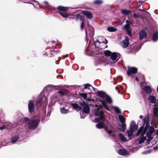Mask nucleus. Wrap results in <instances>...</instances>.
<instances>
[{"label":"nucleus","mask_w":158,"mask_h":158,"mask_svg":"<svg viewBox=\"0 0 158 158\" xmlns=\"http://www.w3.org/2000/svg\"><path fill=\"white\" fill-rule=\"evenodd\" d=\"M28 110L29 112L31 113L33 112L34 107V103L32 101H31L28 103Z\"/></svg>","instance_id":"10"},{"label":"nucleus","mask_w":158,"mask_h":158,"mask_svg":"<svg viewBox=\"0 0 158 158\" xmlns=\"http://www.w3.org/2000/svg\"><path fill=\"white\" fill-rule=\"evenodd\" d=\"M133 16L134 17H135V18H136V17L139 18L140 17L138 15H137L136 14H134L133 15Z\"/></svg>","instance_id":"48"},{"label":"nucleus","mask_w":158,"mask_h":158,"mask_svg":"<svg viewBox=\"0 0 158 158\" xmlns=\"http://www.w3.org/2000/svg\"><path fill=\"white\" fill-rule=\"evenodd\" d=\"M60 111L63 114H66L69 112L68 109H65L64 107L60 108Z\"/></svg>","instance_id":"28"},{"label":"nucleus","mask_w":158,"mask_h":158,"mask_svg":"<svg viewBox=\"0 0 158 158\" xmlns=\"http://www.w3.org/2000/svg\"><path fill=\"white\" fill-rule=\"evenodd\" d=\"M135 80H136L137 81H139V79H138V77H136L135 78Z\"/></svg>","instance_id":"56"},{"label":"nucleus","mask_w":158,"mask_h":158,"mask_svg":"<svg viewBox=\"0 0 158 158\" xmlns=\"http://www.w3.org/2000/svg\"><path fill=\"white\" fill-rule=\"evenodd\" d=\"M126 24L125 25L124 28L126 30L127 34L129 35H131V33L130 30L129 29L130 28V25L133 23L132 21L127 20L126 21Z\"/></svg>","instance_id":"6"},{"label":"nucleus","mask_w":158,"mask_h":158,"mask_svg":"<svg viewBox=\"0 0 158 158\" xmlns=\"http://www.w3.org/2000/svg\"><path fill=\"white\" fill-rule=\"evenodd\" d=\"M98 95L100 97H102L103 98H104L106 95L104 92L101 91H99L98 92Z\"/></svg>","instance_id":"26"},{"label":"nucleus","mask_w":158,"mask_h":158,"mask_svg":"<svg viewBox=\"0 0 158 158\" xmlns=\"http://www.w3.org/2000/svg\"><path fill=\"white\" fill-rule=\"evenodd\" d=\"M88 114H86V113L83 112V111L82 112H80V114L81 115V118H84Z\"/></svg>","instance_id":"37"},{"label":"nucleus","mask_w":158,"mask_h":158,"mask_svg":"<svg viewBox=\"0 0 158 158\" xmlns=\"http://www.w3.org/2000/svg\"><path fill=\"white\" fill-rule=\"evenodd\" d=\"M52 86V87H54V86H53V85H51Z\"/></svg>","instance_id":"63"},{"label":"nucleus","mask_w":158,"mask_h":158,"mask_svg":"<svg viewBox=\"0 0 158 158\" xmlns=\"http://www.w3.org/2000/svg\"><path fill=\"white\" fill-rule=\"evenodd\" d=\"M41 99L39 98L36 101V104L37 106H39L41 105Z\"/></svg>","instance_id":"43"},{"label":"nucleus","mask_w":158,"mask_h":158,"mask_svg":"<svg viewBox=\"0 0 158 158\" xmlns=\"http://www.w3.org/2000/svg\"><path fill=\"white\" fill-rule=\"evenodd\" d=\"M141 134V135L140 136V138L139 140L138 143L139 144H141L142 143H143L145 140L146 139V138L145 137L143 136V135H141V134Z\"/></svg>","instance_id":"27"},{"label":"nucleus","mask_w":158,"mask_h":158,"mask_svg":"<svg viewBox=\"0 0 158 158\" xmlns=\"http://www.w3.org/2000/svg\"><path fill=\"white\" fill-rule=\"evenodd\" d=\"M79 86V87H81V86H78H78Z\"/></svg>","instance_id":"64"},{"label":"nucleus","mask_w":158,"mask_h":158,"mask_svg":"<svg viewBox=\"0 0 158 158\" xmlns=\"http://www.w3.org/2000/svg\"><path fill=\"white\" fill-rule=\"evenodd\" d=\"M126 124L123 123H122L121 125V130L123 132H124L125 130Z\"/></svg>","instance_id":"41"},{"label":"nucleus","mask_w":158,"mask_h":158,"mask_svg":"<svg viewBox=\"0 0 158 158\" xmlns=\"http://www.w3.org/2000/svg\"><path fill=\"white\" fill-rule=\"evenodd\" d=\"M71 105L73 108L76 110L79 111L81 109V107L76 103H72Z\"/></svg>","instance_id":"17"},{"label":"nucleus","mask_w":158,"mask_h":158,"mask_svg":"<svg viewBox=\"0 0 158 158\" xmlns=\"http://www.w3.org/2000/svg\"><path fill=\"white\" fill-rule=\"evenodd\" d=\"M24 120L26 121H29V118L27 117H25L24 118Z\"/></svg>","instance_id":"51"},{"label":"nucleus","mask_w":158,"mask_h":158,"mask_svg":"<svg viewBox=\"0 0 158 158\" xmlns=\"http://www.w3.org/2000/svg\"><path fill=\"white\" fill-rule=\"evenodd\" d=\"M84 27V22L83 21L81 24V30H83Z\"/></svg>","instance_id":"45"},{"label":"nucleus","mask_w":158,"mask_h":158,"mask_svg":"<svg viewBox=\"0 0 158 158\" xmlns=\"http://www.w3.org/2000/svg\"><path fill=\"white\" fill-rule=\"evenodd\" d=\"M143 120L146 123L145 127H146V128H147L148 126L149 125V118L148 117H145L143 119Z\"/></svg>","instance_id":"21"},{"label":"nucleus","mask_w":158,"mask_h":158,"mask_svg":"<svg viewBox=\"0 0 158 158\" xmlns=\"http://www.w3.org/2000/svg\"><path fill=\"white\" fill-rule=\"evenodd\" d=\"M118 137L120 140L124 142H126L127 140L124 136L121 133H119L118 134Z\"/></svg>","instance_id":"19"},{"label":"nucleus","mask_w":158,"mask_h":158,"mask_svg":"<svg viewBox=\"0 0 158 158\" xmlns=\"http://www.w3.org/2000/svg\"><path fill=\"white\" fill-rule=\"evenodd\" d=\"M94 113L96 116L99 115L100 119L102 120H105V117L103 114V112L101 110H99L98 108L94 110Z\"/></svg>","instance_id":"7"},{"label":"nucleus","mask_w":158,"mask_h":158,"mask_svg":"<svg viewBox=\"0 0 158 158\" xmlns=\"http://www.w3.org/2000/svg\"><path fill=\"white\" fill-rule=\"evenodd\" d=\"M104 120H103L102 122H100L96 125V127L97 128L99 129H101L103 128L105 126V124L104 122Z\"/></svg>","instance_id":"20"},{"label":"nucleus","mask_w":158,"mask_h":158,"mask_svg":"<svg viewBox=\"0 0 158 158\" xmlns=\"http://www.w3.org/2000/svg\"><path fill=\"white\" fill-rule=\"evenodd\" d=\"M120 57V55L119 53L114 52L112 53L110 56V60L109 64H112V63H115L118 60Z\"/></svg>","instance_id":"2"},{"label":"nucleus","mask_w":158,"mask_h":158,"mask_svg":"<svg viewBox=\"0 0 158 158\" xmlns=\"http://www.w3.org/2000/svg\"><path fill=\"white\" fill-rule=\"evenodd\" d=\"M107 40H106V42H104V43L106 44L107 43Z\"/></svg>","instance_id":"60"},{"label":"nucleus","mask_w":158,"mask_h":158,"mask_svg":"<svg viewBox=\"0 0 158 158\" xmlns=\"http://www.w3.org/2000/svg\"><path fill=\"white\" fill-rule=\"evenodd\" d=\"M18 135L13 137L11 139V142L13 143H15L18 139Z\"/></svg>","instance_id":"29"},{"label":"nucleus","mask_w":158,"mask_h":158,"mask_svg":"<svg viewBox=\"0 0 158 158\" xmlns=\"http://www.w3.org/2000/svg\"><path fill=\"white\" fill-rule=\"evenodd\" d=\"M86 100H87L88 101H91L92 100V99L90 98H87Z\"/></svg>","instance_id":"54"},{"label":"nucleus","mask_w":158,"mask_h":158,"mask_svg":"<svg viewBox=\"0 0 158 158\" xmlns=\"http://www.w3.org/2000/svg\"><path fill=\"white\" fill-rule=\"evenodd\" d=\"M86 38L87 41L89 36L92 37L94 34V28L91 27L89 26L88 29L85 30Z\"/></svg>","instance_id":"4"},{"label":"nucleus","mask_w":158,"mask_h":158,"mask_svg":"<svg viewBox=\"0 0 158 158\" xmlns=\"http://www.w3.org/2000/svg\"><path fill=\"white\" fill-rule=\"evenodd\" d=\"M92 89H93L94 91H95V89H95V88H94V87H93V88H92Z\"/></svg>","instance_id":"61"},{"label":"nucleus","mask_w":158,"mask_h":158,"mask_svg":"<svg viewBox=\"0 0 158 158\" xmlns=\"http://www.w3.org/2000/svg\"><path fill=\"white\" fill-rule=\"evenodd\" d=\"M105 129L110 136H112L114 138H116V135L113 133L112 131L111 130H108L107 128L106 127H105Z\"/></svg>","instance_id":"16"},{"label":"nucleus","mask_w":158,"mask_h":158,"mask_svg":"<svg viewBox=\"0 0 158 158\" xmlns=\"http://www.w3.org/2000/svg\"><path fill=\"white\" fill-rule=\"evenodd\" d=\"M57 8L59 10L62 11H65L68 10L69 7H64L61 6H58Z\"/></svg>","instance_id":"24"},{"label":"nucleus","mask_w":158,"mask_h":158,"mask_svg":"<svg viewBox=\"0 0 158 158\" xmlns=\"http://www.w3.org/2000/svg\"><path fill=\"white\" fill-rule=\"evenodd\" d=\"M118 117L121 123H123L125 122V118L123 116L121 115H119Z\"/></svg>","instance_id":"35"},{"label":"nucleus","mask_w":158,"mask_h":158,"mask_svg":"<svg viewBox=\"0 0 158 158\" xmlns=\"http://www.w3.org/2000/svg\"><path fill=\"white\" fill-rule=\"evenodd\" d=\"M100 101L101 102L104 107L106 110L108 111L110 110L109 108L106 105V102L104 100H100Z\"/></svg>","instance_id":"23"},{"label":"nucleus","mask_w":158,"mask_h":158,"mask_svg":"<svg viewBox=\"0 0 158 158\" xmlns=\"http://www.w3.org/2000/svg\"><path fill=\"white\" fill-rule=\"evenodd\" d=\"M128 71L127 72V74L130 76L131 74L135 73H136L137 71V69L135 67H130L128 68Z\"/></svg>","instance_id":"9"},{"label":"nucleus","mask_w":158,"mask_h":158,"mask_svg":"<svg viewBox=\"0 0 158 158\" xmlns=\"http://www.w3.org/2000/svg\"><path fill=\"white\" fill-rule=\"evenodd\" d=\"M119 153L122 155L126 156L129 154L128 152L124 149H120L118 151Z\"/></svg>","instance_id":"15"},{"label":"nucleus","mask_w":158,"mask_h":158,"mask_svg":"<svg viewBox=\"0 0 158 158\" xmlns=\"http://www.w3.org/2000/svg\"><path fill=\"white\" fill-rule=\"evenodd\" d=\"M147 37V34L145 31L141 30L139 33L140 40H141Z\"/></svg>","instance_id":"11"},{"label":"nucleus","mask_w":158,"mask_h":158,"mask_svg":"<svg viewBox=\"0 0 158 158\" xmlns=\"http://www.w3.org/2000/svg\"><path fill=\"white\" fill-rule=\"evenodd\" d=\"M80 104L83 107L82 110L83 112L86 114L89 113L90 107L88 104L83 101L80 102Z\"/></svg>","instance_id":"5"},{"label":"nucleus","mask_w":158,"mask_h":158,"mask_svg":"<svg viewBox=\"0 0 158 158\" xmlns=\"http://www.w3.org/2000/svg\"><path fill=\"white\" fill-rule=\"evenodd\" d=\"M112 53L109 50L106 51L104 52V54L105 55L108 56H111Z\"/></svg>","instance_id":"38"},{"label":"nucleus","mask_w":158,"mask_h":158,"mask_svg":"<svg viewBox=\"0 0 158 158\" xmlns=\"http://www.w3.org/2000/svg\"><path fill=\"white\" fill-rule=\"evenodd\" d=\"M143 118V115H141L140 116H139V118H140V119H142Z\"/></svg>","instance_id":"55"},{"label":"nucleus","mask_w":158,"mask_h":158,"mask_svg":"<svg viewBox=\"0 0 158 158\" xmlns=\"http://www.w3.org/2000/svg\"><path fill=\"white\" fill-rule=\"evenodd\" d=\"M125 39L120 43V45L123 48H126L128 47L129 45V38L127 36H125Z\"/></svg>","instance_id":"8"},{"label":"nucleus","mask_w":158,"mask_h":158,"mask_svg":"<svg viewBox=\"0 0 158 158\" xmlns=\"http://www.w3.org/2000/svg\"><path fill=\"white\" fill-rule=\"evenodd\" d=\"M149 152H148V151H146V152H144V153H149Z\"/></svg>","instance_id":"59"},{"label":"nucleus","mask_w":158,"mask_h":158,"mask_svg":"<svg viewBox=\"0 0 158 158\" xmlns=\"http://www.w3.org/2000/svg\"><path fill=\"white\" fill-rule=\"evenodd\" d=\"M22 2L26 3H31L29 0H21Z\"/></svg>","instance_id":"46"},{"label":"nucleus","mask_w":158,"mask_h":158,"mask_svg":"<svg viewBox=\"0 0 158 158\" xmlns=\"http://www.w3.org/2000/svg\"><path fill=\"white\" fill-rule=\"evenodd\" d=\"M56 87H59L60 88H62L64 86L62 85H60L56 86Z\"/></svg>","instance_id":"52"},{"label":"nucleus","mask_w":158,"mask_h":158,"mask_svg":"<svg viewBox=\"0 0 158 158\" xmlns=\"http://www.w3.org/2000/svg\"><path fill=\"white\" fill-rule=\"evenodd\" d=\"M152 40L154 41H156L158 40V32H155L152 35Z\"/></svg>","instance_id":"18"},{"label":"nucleus","mask_w":158,"mask_h":158,"mask_svg":"<svg viewBox=\"0 0 158 158\" xmlns=\"http://www.w3.org/2000/svg\"><path fill=\"white\" fill-rule=\"evenodd\" d=\"M40 122L39 120H31L28 123V128L31 129H34L37 127Z\"/></svg>","instance_id":"3"},{"label":"nucleus","mask_w":158,"mask_h":158,"mask_svg":"<svg viewBox=\"0 0 158 158\" xmlns=\"http://www.w3.org/2000/svg\"><path fill=\"white\" fill-rule=\"evenodd\" d=\"M154 149L155 150H156L158 149V147L157 146H156L154 147Z\"/></svg>","instance_id":"53"},{"label":"nucleus","mask_w":158,"mask_h":158,"mask_svg":"<svg viewBox=\"0 0 158 158\" xmlns=\"http://www.w3.org/2000/svg\"><path fill=\"white\" fill-rule=\"evenodd\" d=\"M155 115L157 117H158V107H155L153 109Z\"/></svg>","instance_id":"36"},{"label":"nucleus","mask_w":158,"mask_h":158,"mask_svg":"<svg viewBox=\"0 0 158 158\" xmlns=\"http://www.w3.org/2000/svg\"><path fill=\"white\" fill-rule=\"evenodd\" d=\"M99 121V118H96L94 119V121L96 122H98Z\"/></svg>","instance_id":"50"},{"label":"nucleus","mask_w":158,"mask_h":158,"mask_svg":"<svg viewBox=\"0 0 158 158\" xmlns=\"http://www.w3.org/2000/svg\"><path fill=\"white\" fill-rule=\"evenodd\" d=\"M156 134L158 135V129L157 131Z\"/></svg>","instance_id":"62"},{"label":"nucleus","mask_w":158,"mask_h":158,"mask_svg":"<svg viewBox=\"0 0 158 158\" xmlns=\"http://www.w3.org/2000/svg\"><path fill=\"white\" fill-rule=\"evenodd\" d=\"M130 129L132 130H136L137 129V127L136 125L135 122L132 121L130 125Z\"/></svg>","instance_id":"14"},{"label":"nucleus","mask_w":158,"mask_h":158,"mask_svg":"<svg viewBox=\"0 0 158 158\" xmlns=\"http://www.w3.org/2000/svg\"><path fill=\"white\" fill-rule=\"evenodd\" d=\"M99 107L100 108H102V106L101 105H99Z\"/></svg>","instance_id":"57"},{"label":"nucleus","mask_w":158,"mask_h":158,"mask_svg":"<svg viewBox=\"0 0 158 158\" xmlns=\"http://www.w3.org/2000/svg\"><path fill=\"white\" fill-rule=\"evenodd\" d=\"M148 101L150 103H155L156 101V99L155 97L152 95H150L148 97Z\"/></svg>","instance_id":"13"},{"label":"nucleus","mask_w":158,"mask_h":158,"mask_svg":"<svg viewBox=\"0 0 158 158\" xmlns=\"http://www.w3.org/2000/svg\"><path fill=\"white\" fill-rule=\"evenodd\" d=\"M104 98L109 103H111L112 102V101L111 98L107 95Z\"/></svg>","instance_id":"34"},{"label":"nucleus","mask_w":158,"mask_h":158,"mask_svg":"<svg viewBox=\"0 0 158 158\" xmlns=\"http://www.w3.org/2000/svg\"><path fill=\"white\" fill-rule=\"evenodd\" d=\"M114 109L116 113L118 114L120 113H121L120 110L118 107L117 106H114Z\"/></svg>","instance_id":"39"},{"label":"nucleus","mask_w":158,"mask_h":158,"mask_svg":"<svg viewBox=\"0 0 158 158\" xmlns=\"http://www.w3.org/2000/svg\"><path fill=\"white\" fill-rule=\"evenodd\" d=\"M107 29L108 31L110 32H114L117 31V29L115 27H107Z\"/></svg>","instance_id":"31"},{"label":"nucleus","mask_w":158,"mask_h":158,"mask_svg":"<svg viewBox=\"0 0 158 158\" xmlns=\"http://www.w3.org/2000/svg\"><path fill=\"white\" fill-rule=\"evenodd\" d=\"M59 13L64 18H67L68 17L69 15V14H68L65 13H62L60 12Z\"/></svg>","instance_id":"40"},{"label":"nucleus","mask_w":158,"mask_h":158,"mask_svg":"<svg viewBox=\"0 0 158 158\" xmlns=\"http://www.w3.org/2000/svg\"><path fill=\"white\" fill-rule=\"evenodd\" d=\"M144 89L147 94H150L152 92L151 89L150 87L149 86H145L144 87Z\"/></svg>","instance_id":"22"},{"label":"nucleus","mask_w":158,"mask_h":158,"mask_svg":"<svg viewBox=\"0 0 158 158\" xmlns=\"http://www.w3.org/2000/svg\"><path fill=\"white\" fill-rule=\"evenodd\" d=\"M102 2L100 0H96L94 1V3L97 4H100L102 3Z\"/></svg>","instance_id":"44"},{"label":"nucleus","mask_w":158,"mask_h":158,"mask_svg":"<svg viewBox=\"0 0 158 158\" xmlns=\"http://www.w3.org/2000/svg\"><path fill=\"white\" fill-rule=\"evenodd\" d=\"M138 10H140V11H144L143 9H138Z\"/></svg>","instance_id":"58"},{"label":"nucleus","mask_w":158,"mask_h":158,"mask_svg":"<svg viewBox=\"0 0 158 158\" xmlns=\"http://www.w3.org/2000/svg\"><path fill=\"white\" fill-rule=\"evenodd\" d=\"M68 92V91L65 89H62L58 91V93L61 95H63Z\"/></svg>","instance_id":"32"},{"label":"nucleus","mask_w":158,"mask_h":158,"mask_svg":"<svg viewBox=\"0 0 158 158\" xmlns=\"http://www.w3.org/2000/svg\"><path fill=\"white\" fill-rule=\"evenodd\" d=\"M80 95L82 96L85 100L87 99V94L86 93H81Z\"/></svg>","instance_id":"42"},{"label":"nucleus","mask_w":158,"mask_h":158,"mask_svg":"<svg viewBox=\"0 0 158 158\" xmlns=\"http://www.w3.org/2000/svg\"><path fill=\"white\" fill-rule=\"evenodd\" d=\"M5 128V127L4 126H2L1 127H0V130H2L4 129Z\"/></svg>","instance_id":"49"},{"label":"nucleus","mask_w":158,"mask_h":158,"mask_svg":"<svg viewBox=\"0 0 158 158\" xmlns=\"http://www.w3.org/2000/svg\"><path fill=\"white\" fill-rule=\"evenodd\" d=\"M44 3L45 4V6L46 7H48L49 6V5L47 2L45 1L44 2Z\"/></svg>","instance_id":"47"},{"label":"nucleus","mask_w":158,"mask_h":158,"mask_svg":"<svg viewBox=\"0 0 158 158\" xmlns=\"http://www.w3.org/2000/svg\"><path fill=\"white\" fill-rule=\"evenodd\" d=\"M88 19H91L92 18V13L89 11H84L82 13Z\"/></svg>","instance_id":"12"},{"label":"nucleus","mask_w":158,"mask_h":158,"mask_svg":"<svg viewBox=\"0 0 158 158\" xmlns=\"http://www.w3.org/2000/svg\"><path fill=\"white\" fill-rule=\"evenodd\" d=\"M122 12L124 15H127L131 13V11L128 10L123 9L122 10Z\"/></svg>","instance_id":"33"},{"label":"nucleus","mask_w":158,"mask_h":158,"mask_svg":"<svg viewBox=\"0 0 158 158\" xmlns=\"http://www.w3.org/2000/svg\"><path fill=\"white\" fill-rule=\"evenodd\" d=\"M84 89H88L90 90L92 89L93 87L91 86V85L89 84H86L84 85Z\"/></svg>","instance_id":"25"},{"label":"nucleus","mask_w":158,"mask_h":158,"mask_svg":"<svg viewBox=\"0 0 158 158\" xmlns=\"http://www.w3.org/2000/svg\"><path fill=\"white\" fill-rule=\"evenodd\" d=\"M155 130L154 127L150 126L149 125L147 128H146V127L144 128L143 127L141 126L137 131L136 135L137 136H138L141 134V135H143L147 131V139L148 141L149 142L153 138L152 134Z\"/></svg>","instance_id":"1"},{"label":"nucleus","mask_w":158,"mask_h":158,"mask_svg":"<svg viewBox=\"0 0 158 158\" xmlns=\"http://www.w3.org/2000/svg\"><path fill=\"white\" fill-rule=\"evenodd\" d=\"M134 130L130 129L129 131H127V136L129 137H130L132 136L133 135V131Z\"/></svg>","instance_id":"30"}]
</instances>
